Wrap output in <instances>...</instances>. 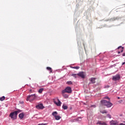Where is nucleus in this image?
<instances>
[{"mask_svg":"<svg viewBox=\"0 0 125 125\" xmlns=\"http://www.w3.org/2000/svg\"><path fill=\"white\" fill-rule=\"evenodd\" d=\"M21 112H22V110L18 109L16 111L11 112L9 115V117L13 120H16V118H17V114H19V113H21Z\"/></svg>","mask_w":125,"mask_h":125,"instance_id":"nucleus-1","label":"nucleus"},{"mask_svg":"<svg viewBox=\"0 0 125 125\" xmlns=\"http://www.w3.org/2000/svg\"><path fill=\"white\" fill-rule=\"evenodd\" d=\"M101 103L102 105H103L104 106H106L107 108H110V107H112V106H113V104H112L110 102L106 101L105 100L101 101Z\"/></svg>","mask_w":125,"mask_h":125,"instance_id":"nucleus-2","label":"nucleus"},{"mask_svg":"<svg viewBox=\"0 0 125 125\" xmlns=\"http://www.w3.org/2000/svg\"><path fill=\"white\" fill-rule=\"evenodd\" d=\"M37 98V96H36V94H33L31 95H29L27 96L26 98L27 101H29L30 102H32V101H34L35 99Z\"/></svg>","mask_w":125,"mask_h":125,"instance_id":"nucleus-3","label":"nucleus"},{"mask_svg":"<svg viewBox=\"0 0 125 125\" xmlns=\"http://www.w3.org/2000/svg\"><path fill=\"white\" fill-rule=\"evenodd\" d=\"M62 91L66 93H72V88L67 86L64 90H62Z\"/></svg>","mask_w":125,"mask_h":125,"instance_id":"nucleus-4","label":"nucleus"},{"mask_svg":"<svg viewBox=\"0 0 125 125\" xmlns=\"http://www.w3.org/2000/svg\"><path fill=\"white\" fill-rule=\"evenodd\" d=\"M120 79H121V76L120 75L117 74L116 75L113 76L112 80L115 82H117V81H119Z\"/></svg>","mask_w":125,"mask_h":125,"instance_id":"nucleus-5","label":"nucleus"},{"mask_svg":"<svg viewBox=\"0 0 125 125\" xmlns=\"http://www.w3.org/2000/svg\"><path fill=\"white\" fill-rule=\"evenodd\" d=\"M110 125H119V122L117 121L112 120L110 122Z\"/></svg>","mask_w":125,"mask_h":125,"instance_id":"nucleus-6","label":"nucleus"},{"mask_svg":"<svg viewBox=\"0 0 125 125\" xmlns=\"http://www.w3.org/2000/svg\"><path fill=\"white\" fill-rule=\"evenodd\" d=\"M62 94L64 98H65V99H67V98H69V95L66 94V92H63L62 91Z\"/></svg>","mask_w":125,"mask_h":125,"instance_id":"nucleus-7","label":"nucleus"},{"mask_svg":"<svg viewBox=\"0 0 125 125\" xmlns=\"http://www.w3.org/2000/svg\"><path fill=\"white\" fill-rule=\"evenodd\" d=\"M36 108L37 109H43L44 108V106H43V105L42 104H38V105H36Z\"/></svg>","mask_w":125,"mask_h":125,"instance_id":"nucleus-8","label":"nucleus"},{"mask_svg":"<svg viewBox=\"0 0 125 125\" xmlns=\"http://www.w3.org/2000/svg\"><path fill=\"white\" fill-rule=\"evenodd\" d=\"M77 75L78 76H79V77H81L83 79L85 78L84 74H83V72H80Z\"/></svg>","mask_w":125,"mask_h":125,"instance_id":"nucleus-9","label":"nucleus"},{"mask_svg":"<svg viewBox=\"0 0 125 125\" xmlns=\"http://www.w3.org/2000/svg\"><path fill=\"white\" fill-rule=\"evenodd\" d=\"M57 101H58V103L54 101L55 104H56L57 106H61L62 103L61 102H60V100H59V99H58Z\"/></svg>","mask_w":125,"mask_h":125,"instance_id":"nucleus-10","label":"nucleus"},{"mask_svg":"<svg viewBox=\"0 0 125 125\" xmlns=\"http://www.w3.org/2000/svg\"><path fill=\"white\" fill-rule=\"evenodd\" d=\"M19 117L21 120H22L24 118V113H21L19 115Z\"/></svg>","mask_w":125,"mask_h":125,"instance_id":"nucleus-11","label":"nucleus"},{"mask_svg":"<svg viewBox=\"0 0 125 125\" xmlns=\"http://www.w3.org/2000/svg\"><path fill=\"white\" fill-rule=\"evenodd\" d=\"M121 49V52L119 51L118 54H120L121 52H124V47H122V46H120L118 47V49Z\"/></svg>","mask_w":125,"mask_h":125,"instance_id":"nucleus-12","label":"nucleus"},{"mask_svg":"<svg viewBox=\"0 0 125 125\" xmlns=\"http://www.w3.org/2000/svg\"><path fill=\"white\" fill-rule=\"evenodd\" d=\"M95 80H96V78H92L90 79V82H91L92 83H95Z\"/></svg>","mask_w":125,"mask_h":125,"instance_id":"nucleus-13","label":"nucleus"},{"mask_svg":"<svg viewBox=\"0 0 125 125\" xmlns=\"http://www.w3.org/2000/svg\"><path fill=\"white\" fill-rule=\"evenodd\" d=\"M44 89L43 88H40L38 91L39 93H42V92L43 91Z\"/></svg>","mask_w":125,"mask_h":125,"instance_id":"nucleus-14","label":"nucleus"},{"mask_svg":"<svg viewBox=\"0 0 125 125\" xmlns=\"http://www.w3.org/2000/svg\"><path fill=\"white\" fill-rule=\"evenodd\" d=\"M103 123H104V122L101 121H99L97 122V125H103Z\"/></svg>","mask_w":125,"mask_h":125,"instance_id":"nucleus-15","label":"nucleus"},{"mask_svg":"<svg viewBox=\"0 0 125 125\" xmlns=\"http://www.w3.org/2000/svg\"><path fill=\"white\" fill-rule=\"evenodd\" d=\"M46 69L48 71H50V73H52V68L50 67H47Z\"/></svg>","mask_w":125,"mask_h":125,"instance_id":"nucleus-16","label":"nucleus"},{"mask_svg":"<svg viewBox=\"0 0 125 125\" xmlns=\"http://www.w3.org/2000/svg\"><path fill=\"white\" fill-rule=\"evenodd\" d=\"M55 118L56 120H57V121H58V120H60V119H61V117L58 116L57 115L55 116Z\"/></svg>","mask_w":125,"mask_h":125,"instance_id":"nucleus-17","label":"nucleus"},{"mask_svg":"<svg viewBox=\"0 0 125 125\" xmlns=\"http://www.w3.org/2000/svg\"><path fill=\"white\" fill-rule=\"evenodd\" d=\"M62 108H63L64 110H67V109H68V106L65 104H63Z\"/></svg>","mask_w":125,"mask_h":125,"instance_id":"nucleus-18","label":"nucleus"},{"mask_svg":"<svg viewBox=\"0 0 125 125\" xmlns=\"http://www.w3.org/2000/svg\"><path fill=\"white\" fill-rule=\"evenodd\" d=\"M100 113H102V114H107L108 112H107L106 110H104L103 111H101Z\"/></svg>","mask_w":125,"mask_h":125,"instance_id":"nucleus-19","label":"nucleus"},{"mask_svg":"<svg viewBox=\"0 0 125 125\" xmlns=\"http://www.w3.org/2000/svg\"><path fill=\"white\" fill-rule=\"evenodd\" d=\"M5 99V97L2 96V97L0 98V101H3Z\"/></svg>","mask_w":125,"mask_h":125,"instance_id":"nucleus-20","label":"nucleus"},{"mask_svg":"<svg viewBox=\"0 0 125 125\" xmlns=\"http://www.w3.org/2000/svg\"><path fill=\"white\" fill-rule=\"evenodd\" d=\"M57 112H56V111H54V112H53V113H52V115H53V116H54L55 117V116H56V115H57Z\"/></svg>","mask_w":125,"mask_h":125,"instance_id":"nucleus-21","label":"nucleus"},{"mask_svg":"<svg viewBox=\"0 0 125 125\" xmlns=\"http://www.w3.org/2000/svg\"><path fill=\"white\" fill-rule=\"evenodd\" d=\"M67 84H73V83H72V81H69L66 83Z\"/></svg>","mask_w":125,"mask_h":125,"instance_id":"nucleus-22","label":"nucleus"},{"mask_svg":"<svg viewBox=\"0 0 125 125\" xmlns=\"http://www.w3.org/2000/svg\"><path fill=\"white\" fill-rule=\"evenodd\" d=\"M72 77H74V78H77V76H78V74H72Z\"/></svg>","mask_w":125,"mask_h":125,"instance_id":"nucleus-23","label":"nucleus"},{"mask_svg":"<svg viewBox=\"0 0 125 125\" xmlns=\"http://www.w3.org/2000/svg\"><path fill=\"white\" fill-rule=\"evenodd\" d=\"M73 69H76V70H78L80 69V66H75L73 67Z\"/></svg>","mask_w":125,"mask_h":125,"instance_id":"nucleus-24","label":"nucleus"},{"mask_svg":"<svg viewBox=\"0 0 125 125\" xmlns=\"http://www.w3.org/2000/svg\"><path fill=\"white\" fill-rule=\"evenodd\" d=\"M104 99H108V100H110V98L108 97V96L105 97L104 98Z\"/></svg>","mask_w":125,"mask_h":125,"instance_id":"nucleus-25","label":"nucleus"},{"mask_svg":"<svg viewBox=\"0 0 125 125\" xmlns=\"http://www.w3.org/2000/svg\"><path fill=\"white\" fill-rule=\"evenodd\" d=\"M107 116L108 117V118H109V119H111V118H112V116H111V115L110 114H107Z\"/></svg>","mask_w":125,"mask_h":125,"instance_id":"nucleus-26","label":"nucleus"},{"mask_svg":"<svg viewBox=\"0 0 125 125\" xmlns=\"http://www.w3.org/2000/svg\"><path fill=\"white\" fill-rule=\"evenodd\" d=\"M46 124H39L38 125H45Z\"/></svg>","mask_w":125,"mask_h":125,"instance_id":"nucleus-27","label":"nucleus"},{"mask_svg":"<svg viewBox=\"0 0 125 125\" xmlns=\"http://www.w3.org/2000/svg\"><path fill=\"white\" fill-rule=\"evenodd\" d=\"M103 125H107V123H105V122H104V123H103Z\"/></svg>","mask_w":125,"mask_h":125,"instance_id":"nucleus-28","label":"nucleus"},{"mask_svg":"<svg viewBox=\"0 0 125 125\" xmlns=\"http://www.w3.org/2000/svg\"><path fill=\"white\" fill-rule=\"evenodd\" d=\"M105 88H108L110 87V86L106 85V86H105Z\"/></svg>","mask_w":125,"mask_h":125,"instance_id":"nucleus-29","label":"nucleus"},{"mask_svg":"<svg viewBox=\"0 0 125 125\" xmlns=\"http://www.w3.org/2000/svg\"><path fill=\"white\" fill-rule=\"evenodd\" d=\"M117 125H125V124L123 123H121L120 125L118 124Z\"/></svg>","mask_w":125,"mask_h":125,"instance_id":"nucleus-30","label":"nucleus"},{"mask_svg":"<svg viewBox=\"0 0 125 125\" xmlns=\"http://www.w3.org/2000/svg\"><path fill=\"white\" fill-rule=\"evenodd\" d=\"M119 103H122L123 102V100H120L119 101Z\"/></svg>","mask_w":125,"mask_h":125,"instance_id":"nucleus-31","label":"nucleus"},{"mask_svg":"<svg viewBox=\"0 0 125 125\" xmlns=\"http://www.w3.org/2000/svg\"><path fill=\"white\" fill-rule=\"evenodd\" d=\"M123 56H125V53L123 54Z\"/></svg>","mask_w":125,"mask_h":125,"instance_id":"nucleus-32","label":"nucleus"},{"mask_svg":"<svg viewBox=\"0 0 125 125\" xmlns=\"http://www.w3.org/2000/svg\"><path fill=\"white\" fill-rule=\"evenodd\" d=\"M125 62H123L122 65H125Z\"/></svg>","mask_w":125,"mask_h":125,"instance_id":"nucleus-33","label":"nucleus"},{"mask_svg":"<svg viewBox=\"0 0 125 125\" xmlns=\"http://www.w3.org/2000/svg\"><path fill=\"white\" fill-rule=\"evenodd\" d=\"M29 91H32V90H30Z\"/></svg>","mask_w":125,"mask_h":125,"instance_id":"nucleus-34","label":"nucleus"},{"mask_svg":"<svg viewBox=\"0 0 125 125\" xmlns=\"http://www.w3.org/2000/svg\"><path fill=\"white\" fill-rule=\"evenodd\" d=\"M118 99H120V97H118Z\"/></svg>","mask_w":125,"mask_h":125,"instance_id":"nucleus-35","label":"nucleus"},{"mask_svg":"<svg viewBox=\"0 0 125 125\" xmlns=\"http://www.w3.org/2000/svg\"><path fill=\"white\" fill-rule=\"evenodd\" d=\"M124 5H125V4H124Z\"/></svg>","mask_w":125,"mask_h":125,"instance_id":"nucleus-36","label":"nucleus"}]
</instances>
